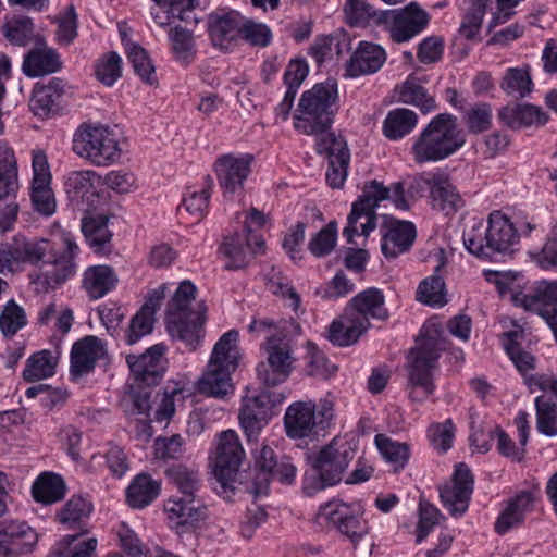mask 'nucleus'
I'll list each match as a JSON object with an SVG mask.
<instances>
[{
    "label": "nucleus",
    "mask_w": 557,
    "mask_h": 557,
    "mask_svg": "<svg viewBox=\"0 0 557 557\" xmlns=\"http://www.w3.org/2000/svg\"><path fill=\"white\" fill-rule=\"evenodd\" d=\"M96 173L92 171L71 172L65 181V189L73 200L84 199L95 194Z\"/></svg>",
    "instance_id": "nucleus-52"
},
{
    "label": "nucleus",
    "mask_w": 557,
    "mask_h": 557,
    "mask_svg": "<svg viewBox=\"0 0 557 557\" xmlns=\"http://www.w3.org/2000/svg\"><path fill=\"white\" fill-rule=\"evenodd\" d=\"M238 332L224 333L214 345L207 370L198 382L199 392L213 397H224L233 389L231 374L238 366Z\"/></svg>",
    "instance_id": "nucleus-7"
},
{
    "label": "nucleus",
    "mask_w": 557,
    "mask_h": 557,
    "mask_svg": "<svg viewBox=\"0 0 557 557\" xmlns=\"http://www.w3.org/2000/svg\"><path fill=\"white\" fill-rule=\"evenodd\" d=\"M300 332V326L294 320L284 321L280 334L267 337L263 348L267 360L259 363L257 373L260 381L267 386H276L287 380L295 358L290 345L289 335Z\"/></svg>",
    "instance_id": "nucleus-8"
},
{
    "label": "nucleus",
    "mask_w": 557,
    "mask_h": 557,
    "mask_svg": "<svg viewBox=\"0 0 557 557\" xmlns=\"http://www.w3.org/2000/svg\"><path fill=\"white\" fill-rule=\"evenodd\" d=\"M281 401L280 395L268 391L243 397L238 418L248 441L258 438L262 428L273 414V407Z\"/></svg>",
    "instance_id": "nucleus-18"
},
{
    "label": "nucleus",
    "mask_w": 557,
    "mask_h": 557,
    "mask_svg": "<svg viewBox=\"0 0 557 557\" xmlns=\"http://www.w3.org/2000/svg\"><path fill=\"white\" fill-rule=\"evenodd\" d=\"M337 88L333 82L315 84L305 91L295 113V128L306 135H315L318 139L329 132L337 111Z\"/></svg>",
    "instance_id": "nucleus-6"
},
{
    "label": "nucleus",
    "mask_w": 557,
    "mask_h": 557,
    "mask_svg": "<svg viewBox=\"0 0 557 557\" xmlns=\"http://www.w3.org/2000/svg\"><path fill=\"white\" fill-rule=\"evenodd\" d=\"M161 486L150 475L140 473L136 475L126 490V502L134 509L149 506L160 494Z\"/></svg>",
    "instance_id": "nucleus-40"
},
{
    "label": "nucleus",
    "mask_w": 557,
    "mask_h": 557,
    "mask_svg": "<svg viewBox=\"0 0 557 557\" xmlns=\"http://www.w3.org/2000/svg\"><path fill=\"white\" fill-rule=\"evenodd\" d=\"M106 343L94 335H87L76 341L71 349V373L82 376L91 372L96 363L107 356Z\"/></svg>",
    "instance_id": "nucleus-28"
},
{
    "label": "nucleus",
    "mask_w": 557,
    "mask_h": 557,
    "mask_svg": "<svg viewBox=\"0 0 557 557\" xmlns=\"http://www.w3.org/2000/svg\"><path fill=\"white\" fill-rule=\"evenodd\" d=\"M172 484L177 488L176 496H199L201 480L198 470L183 465H174L165 471Z\"/></svg>",
    "instance_id": "nucleus-44"
},
{
    "label": "nucleus",
    "mask_w": 557,
    "mask_h": 557,
    "mask_svg": "<svg viewBox=\"0 0 557 557\" xmlns=\"http://www.w3.org/2000/svg\"><path fill=\"white\" fill-rule=\"evenodd\" d=\"M263 247L264 240L251 235L249 225H245L242 233H234L223 239L220 252L227 260V270H238L245 268L255 255L263 252Z\"/></svg>",
    "instance_id": "nucleus-22"
},
{
    "label": "nucleus",
    "mask_w": 557,
    "mask_h": 557,
    "mask_svg": "<svg viewBox=\"0 0 557 557\" xmlns=\"http://www.w3.org/2000/svg\"><path fill=\"white\" fill-rule=\"evenodd\" d=\"M506 337V341L504 342V348L516 366V368L521 372L524 373L531 369L534 368V357L528 352L521 349L520 345L517 343L516 338L519 336V332L511 331L506 332L504 334Z\"/></svg>",
    "instance_id": "nucleus-59"
},
{
    "label": "nucleus",
    "mask_w": 557,
    "mask_h": 557,
    "mask_svg": "<svg viewBox=\"0 0 557 557\" xmlns=\"http://www.w3.org/2000/svg\"><path fill=\"white\" fill-rule=\"evenodd\" d=\"M344 13L347 23L351 26H364L370 20L377 22L380 14L366 0H348L344 7Z\"/></svg>",
    "instance_id": "nucleus-62"
},
{
    "label": "nucleus",
    "mask_w": 557,
    "mask_h": 557,
    "mask_svg": "<svg viewBox=\"0 0 557 557\" xmlns=\"http://www.w3.org/2000/svg\"><path fill=\"white\" fill-rule=\"evenodd\" d=\"M184 399L183 389L180 387H166L163 393L156 395L154 420L157 422H169L175 413L176 401Z\"/></svg>",
    "instance_id": "nucleus-55"
},
{
    "label": "nucleus",
    "mask_w": 557,
    "mask_h": 557,
    "mask_svg": "<svg viewBox=\"0 0 557 557\" xmlns=\"http://www.w3.org/2000/svg\"><path fill=\"white\" fill-rule=\"evenodd\" d=\"M348 312L354 314L360 322H366L370 327V319L386 320L388 311L385 308L383 292L375 287L367 288L358 293L347 305Z\"/></svg>",
    "instance_id": "nucleus-31"
},
{
    "label": "nucleus",
    "mask_w": 557,
    "mask_h": 557,
    "mask_svg": "<svg viewBox=\"0 0 557 557\" xmlns=\"http://www.w3.org/2000/svg\"><path fill=\"white\" fill-rule=\"evenodd\" d=\"M126 53L129 62L132 63L135 73L147 84H157V76L154 74V66L148 57L146 50L132 42L125 44Z\"/></svg>",
    "instance_id": "nucleus-50"
},
{
    "label": "nucleus",
    "mask_w": 557,
    "mask_h": 557,
    "mask_svg": "<svg viewBox=\"0 0 557 557\" xmlns=\"http://www.w3.org/2000/svg\"><path fill=\"white\" fill-rule=\"evenodd\" d=\"M362 516L363 509L359 503L333 499L320 506L317 522L331 524L341 534L356 543L368 533V524Z\"/></svg>",
    "instance_id": "nucleus-12"
},
{
    "label": "nucleus",
    "mask_w": 557,
    "mask_h": 557,
    "mask_svg": "<svg viewBox=\"0 0 557 557\" xmlns=\"http://www.w3.org/2000/svg\"><path fill=\"white\" fill-rule=\"evenodd\" d=\"M473 474L465 463H458L449 483L440 487L443 506L454 518L463 516L469 507L473 493Z\"/></svg>",
    "instance_id": "nucleus-20"
},
{
    "label": "nucleus",
    "mask_w": 557,
    "mask_h": 557,
    "mask_svg": "<svg viewBox=\"0 0 557 557\" xmlns=\"http://www.w3.org/2000/svg\"><path fill=\"white\" fill-rule=\"evenodd\" d=\"M92 511V504L82 496L71 497L60 510L59 522L74 524L88 518Z\"/></svg>",
    "instance_id": "nucleus-57"
},
{
    "label": "nucleus",
    "mask_w": 557,
    "mask_h": 557,
    "mask_svg": "<svg viewBox=\"0 0 557 557\" xmlns=\"http://www.w3.org/2000/svg\"><path fill=\"white\" fill-rule=\"evenodd\" d=\"M399 100L407 104H413L423 112L435 109V100L416 78L408 77L399 90Z\"/></svg>",
    "instance_id": "nucleus-47"
},
{
    "label": "nucleus",
    "mask_w": 557,
    "mask_h": 557,
    "mask_svg": "<svg viewBox=\"0 0 557 557\" xmlns=\"http://www.w3.org/2000/svg\"><path fill=\"white\" fill-rule=\"evenodd\" d=\"M465 141L457 117L441 113L420 133L411 151L417 163L437 162L454 154Z\"/></svg>",
    "instance_id": "nucleus-5"
},
{
    "label": "nucleus",
    "mask_w": 557,
    "mask_h": 557,
    "mask_svg": "<svg viewBox=\"0 0 557 557\" xmlns=\"http://www.w3.org/2000/svg\"><path fill=\"white\" fill-rule=\"evenodd\" d=\"M536 422L540 433L546 436L557 435V406L556 404L545 397L539 396L535 398Z\"/></svg>",
    "instance_id": "nucleus-51"
},
{
    "label": "nucleus",
    "mask_w": 557,
    "mask_h": 557,
    "mask_svg": "<svg viewBox=\"0 0 557 557\" xmlns=\"http://www.w3.org/2000/svg\"><path fill=\"white\" fill-rule=\"evenodd\" d=\"M32 493L36 502L53 504L64 497L65 484L60 475L44 473L34 482Z\"/></svg>",
    "instance_id": "nucleus-45"
},
{
    "label": "nucleus",
    "mask_w": 557,
    "mask_h": 557,
    "mask_svg": "<svg viewBox=\"0 0 557 557\" xmlns=\"http://www.w3.org/2000/svg\"><path fill=\"white\" fill-rule=\"evenodd\" d=\"M119 277L110 265L98 264L88 267L83 274V288L92 300L104 297L115 288Z\"/></svg>",
    "instance_id": "nucleus-34"
},
{
    "label": "nucleus",
    "mask_w": 557,
    "mask_h": 557,
    "mask_svg": "<svg viewBox=\"0 0 557 557\" xmlns=\"http://www.w3.org/2000/svg\"><path fill=\"white\" fill-rule=\"evenodd\" d=\"M59 54L49 48H36L24 58L23 72L29 77H38L58 72L61 69Z\"/></svg>",
    "instance_id": "nucleus-39"
},
{
    "label": "nucleus",
    "mask_w": 557,
    "mask_h": 557,
    "mask_svg": "<svg viewBox=\"0 0 557 557\" xmlns=\"http://www.w3.org/2000/svg\"><path fill=\"white\" fill-rule=\"evenodd\" d=\"M356 453L354 443L344 437H334L318 451L308 455V462L319 478L317 488L322 490L341 482Z\"/></svg>",
    "instance_id": "nucleus-10"
},
{
    "label": "nucleus",
    "mask_w": 557,
    "mask_h": 557,
    "mask_svg": "<svg viewBox=\"0 0 557 557\" xmlns=\"http://www.w3.org/2000/svg\"><path fill=\"white\" fill-rule=\"evenodd\" d=\"M257 474L249 492L255 497L267 495L272 479L284 484H292L296 476V467L288 457L277 458L275 451L269 446H262L255 455Z\"/></svg>",
    "instance_id": "nucleus-14"
},
{
    "label": "nucleus",
    "mask_w": 557,
    "mask_h": 557,
    "mask_svg": "<svg viewBox=\"0 0 557 557\" xmlns=\"http://www.w3.org/2000/svg\"><path fill=\"white\" fill-rule=\"evenodd\" d=\"M383 200H391L394 207L398 210H409L410 205L405 197V187L401 182L394 183L389 188L384 186L383 183L375 180L367 183L363 187L362 195L357 201L352 203L351 211L347 219V225L343 231V235L347 238L349 244L354 243V237L357 235V223H360L361 234L369 236L376 227V213L375 208Z\"/></svg>",
    "instance_id": "nucleus-3"
},
{
    "label": "nucleus",
    "mask_w": 557,
    "mask_h": 557,
    "mask_svg": "<svg viewBox=\"0 0 557 557\" xmlns=\"http://www.w3.org/2000/svg\"><path fill=\"white\" fill-rule=\"evenodd\" d=\"M58 359L49 350H41L32 355L23 371V377L27 382H36L50 377L55 372Z\"/></svg>",
    "instance_id": "nucleus-46"
},
{
    "label": "nucleus",
    "mask_w": 557,
    "mask_h": 557,
    "mask_svg": "<svg viewBox=\"0 0 557 557\" xmlns=\"http://www.w3.org/2000/svg\"><path fill=\"white\" fill-rule=\"evenodd\" d=\"M81 228L87 244L96 253L110 251L112 233L107 216H85L82 219Z\"/></svg>",
    "instance_id": "nucleus-38"
},
{
    "label": "nucleus",
    "mask_w": 557,
    "mask_h": 557,
    "mask_svg": "<svg viewBox=\"0 0 557 557\" xmlns=\"http://www.w3.org/2000/svg\"><path fill=\"white\" fill-rule=\"evenodd\" d=\"M445 349V339L442 330L435 323L424 324L416 346L407 356L406 391L414 403L425 401L435 391L433 373L442 351Z\"/></svg>",
    "instance_id": "nucleus-1"
},
{
    "label": "nucleus",
    "mask_w": 557,
    "mask_h": 557,
    "mask_svg": "<svg viewBox=\"0 0 557 557\" xmlns=\"http://www.w3.org/2000/svg\"><path fill=\"white\" fill-rule=\"evenodd\" d=\"M243 16L236 11L214 13L209 17V33L213 45L230 50L242 34Z\"/></svg>",
    "instance_id": "nucleus-30"
},
{
    "label": "nucleus",
    "mask_w": 557,
    "mask_h": 557,
    "mask_svg": "<svg viewBox=\"0 0 557 557\" xmlns=\"http://www.w3.org/2000/svg\"><path fill=\"white\" fill-rule=\"evenodd\" d=\"M462 239L470 253L494 260L498 256L513 251V247L519 242V233L509 218L499 211H494L488 216L487 227L482 222H478L470 231L463 233Z\"/></svg>",
    "instance_id": "nucleus-4"
},
{
    "label": "nucleus",
    "mask_w": 557,
    "mask_h": 557,
    "mask_svg": "<svg viewBox=\"0 0 557 557\" xmlns=\"http://www.w3.org/2000/svg\"><path fill=\"white\" fill-rule=\"evenodd\" d=\"M196 286L188 280L180 283L165 310V324L171 337L196 350L205 337L207 306L196 301Z\"/></svg>",
    "instance_id": "nucleus-2"
},
{
    "label": "nucleus",
    "mask_w": 557,
    "mask_h": 557,
    "mask_svg": "<svg viewBox=\"0 0 557 557\" xmlns=\"http://www.w3.org/2000/svg\"><path fill=\"white\" fill-rule=\"evenodd\" d=\"M170 39L177 60L188 62L194 58V39L189 30L176 26L170 32Z\"/></svg>",
    "instance_id": "nucleus-64"
},
{
    "label": "nucleus",
    "mask_w": 557,
    "mask_h": 557,
    "mask_svg": "<svg viewBox=\"0 0 557 557\" xmlns=\"http://www.w3.org/2000/svg\"><path fill=\"white\" fill-rule=\"evenodd\" d=\"M17 188V165L14 152L7 146H0V232L2 233L10 230L16 219Z\"/></svg>",
    "instance_id": "nucleus-17"
},
{
    "label": "nucleus",
    "mask_w": 557,
    "mask_h": 557,
    "mask_svg": "<svg viewBox=\"0 0 557 557\" xmlns=\"http://www.w3.org/2000/svg\"><path fill=\"white\" fill-rule=\"evenodd\" d=\"M151 386L134 382L124 394L120 406L125 416L132 420H145L150 417Z\"/></svg>",
    "instance_id": "nucleus-37"
},
{
    "label": "nucleus",
    "mask_w": 557,
    "mask_h": 557,
    "mask_svg": "<svg viewBox=\"0 0 557 557\" xmlns=\"http://www.w3.org/2000/svg\"><path fill=\"white\" fill-rule=\"evenodd\" d=\"M368 330L366 322L348 312L345 308L339 319L332 322L329 327L327 338L334 345L345 347L358 342L360 336Z\"/></svg>",
    "instance_id": "nucleus-36"
},
{
    "label": "nucleus",
    "mask_w": 557,
    "mask_h": 557,
    "mask_svg": "<svg viewBox=\"0 0 557 557\" xmlns=\"http://www.w3.org/2000/svg\"><path fill=\"white\" fill-rule=\"evenodd\" d=\"M498 117L512 129L542 126L547 122L545 112L540 107L529 103L508 104L499 110Z\"/></svg>",
    "instance_id": "nucleus-35"
},
{
    "label": "nucleus",
    "mask_w": 557,
    "mask_h": 557,
    "mask_svg": "<svg viewBox=\"0 0 557 557\" xmlns=\"http://www.w3.org/2000/svg\"><path fill=\"white\" fill-rule=\"evenodd\" d=\"M47 250L48 240L46 239L15 236L12 242L2 244L0 247V274L13 273L15 265L20 263H44Z\"/></svg>",
    "instance_id": "nucleus-19"
},
{
    "label": "nucleus",
    "mask_w": 557,
    "mask_h": 557,
    "mask_svg": "<svg viewBox=\"0 0 557 557\" xmlns=\"http://www.w3.org/2000/svg\"><path fill=\"white\" fill-rule=\"evenodd\" d=\"M34 24L29 17L20 16L8 22L4 36L15 46H26L33 38Z\"/></svg>",
    "instance_id": "nucleus-61"
},
{
    "label": "nucleus",
    "mask_w": 557,
    "mask_h": 557,
    "mask_svg": "<svg viewBox=\"0 0 557 557\" xmlns=\"http://www.w3.org/2000/svg\"><path fill=\"white\" fill-rule=\"evenodd\" d=\"M267 287L272 294L288 299L289 306L294 309L298 308L300 297L290 285L288 277H286L280 270L272 268L267 274Z\"/></svg>",
    "instance_id": "nucleus-54"
},
{
    "label": "nucleus",
    "mask_w": 557,
    "mask_h": 557,
    "mask_svg": "<svg viewBox=\"0 0 557 557\" xmlns=\"http://www.w3.org/2000/svg\"><path fill=\"white\" fill-rule=\"evenodd\" d=\"M534 495L532 492L523 491L510 499L500 512L495 522V532L504 535L510 529L517 528L523 523L527 513L534 507Z\"/></svg>",
    "instance_id": "nucleus-33"
},
{
    "label": "nucleus",
    "mask_w": 557,
    "mask_h": 557,
    "mask_svg": "<svg viewBox=\"0 0 557 557\" xmlns=\"http://www.w3.org/2000/svg\"><path fill=\"white\" fill-rule=\"evenodd\" d=\"M164 345L157 344L139 356L128 355L126 361L134 375V382L148 386L157 385L164 372Z\"/></svg>",
    "instance_id": "nucleus-27"
},
{
    "label": "nucleus",
    "mask_w": 557,
    "mask_h": 557,
    "mask_svg": "<svg viewBox=\"0 0 557 557\" xmlns=\"http://www.w3.org/2000/svg\"><path fill=\"white\" fill-rule=\"evenodd\" d=\"M245 457L237 433L233 430L219 434L213 456V470L223 490H234L233 482Z\"/></svg>",
    "instance_id": "nucleus-16"
},
{
    "label": "nucleus",
    "mask_w": 557,
    "mask_h": 557,
    "mask_svg": "<svg viewBox=\"0 0 557 557\" xmlns=\"http://www.w3.org/2000/svg\"><path fill=\"white\" fill-rule=\"evenodd\" d=\"M430 18V14L417 2H410L400 9L380 11L377 23L386 27L393 41L401 44L422 33Z\"/></svg>",
    "instance_id": "nucleus-13"
},
{
    "label": "nucleus",
    "mask_w": 557,
    "mask_h": 557,
    "mask_svg": "<svg viewBox=\"0 0 557 557\" xmlns=\"http://www.w3.org/2000/svg\"><path fill=\"white\" fill-rule=\"evenodd\" d=\"M307 369L312 376L326 379L337 371L335 364H331L326 357L312 342H307Z\"/></svg>",
    "instance_id": "nucleus-60"
},
{
    "label": "nucleus",
    "mask_w": 557,
    "mask_h": 557,
    "mask_svg": "<svg viewBox=\"0 0 557 557\" xmlns=\"http://www.w3.org/2000/svg\"><path fill=\"white\" fill-rule=\"evenodd\" d=\"M164 511L177 527L193 530L205 525L210 517L209 508L200 495L170 496L164 502Z\"/></svg>",
    "instance_id": "nucleus-23"
},
{
    "label": "nucleus",
    "mask_w": 557,
    "mask_h": 557,
    "mask_svg": "<svg viewBox=\"0 0 557 557\" xmlns=\"http://www.w3.org/2000/svg\"><path fill=\"white\" fill-rule=\"evenodd\" d=\"M334 418V404L330 399L295 401L288 406L284 416L286 434L292 438H304L319 434L331 424Z\"/></svg>",
    "instance_id": "nucleus-11"
},
{
    "label": "nucleus",
    "mask_w": 557,
    "mask_h": 557,
    "mask_svg": "<svg viewBox=\"0 0 557 557\" xmlns=\"http://www.w3.org/2000/svg\"><path fill=\"white\" fill-rule=\"evenodd\" d=\"M375 444L385 460L393 463L395 469L403 468L408 459V446L404 443L393 442L384 434L375 436Z\"/></svg>",
    "instance_id": "nucleus-56"
},
{
    "label": "nucleus",
    "mask_w": 557,
    "mask_h": 557,
    "mask_svg": "<svg viewBox=\"0 0 557 557\" xmlns=\"http://www.w3.org/2000/svg\"><path fill=\"white\" fill-rule=\"evenodd\" d=\"M27 324L25 310L14 300H10L4 306L0 314V330L5 337H13L21 329Z\"/></svg>",
    "instance_id": "nucleus-53"
},
{
    "label": "nucleus",
    "mask_w": 557,
    "mask_h": 557,
    "mask_svg": "<svg viewBox=\"0 0 557 557\" xmlns=\"http://www.w3.org/2000/svg\"><path fill=\"white\" fill-rule=\"evenodd\" d=\"M417 300L429 306H444L447 302L445 282L438 274L424 278L418 287Z\"/></svg>",
    "instance_id": "nucleus-49"
},
{
    "label": "nucleus",
    "mask_w": 557,
    "mask_h": 557,
    "mask_svg": "<svg viewBox=\"0 0 557 557\" xmlns=\"http://www.w3.org/2000/svg\"><path fill=\"white\" fill-rule=\"evenodd\" d=\"M96 77L106 86H112L122 74V59L114 52L104 54L96 65Z\"/></svg>",
    "instance_id": "nucleus-58"
},
{
    "label": "nucleus",
    "mask_w": 557,
    "mask_h": 557,
    "mask_svg": "<svg viewBox=\"0 0 557 557\" xmlns=\"http://www.w3.org/2000/svg\"><path fill=\"white\" fill-rule=\"evenodd\" d=\"M251 162L252 157L248 153H225L214 161L213 171L225 197H234L243 191Z\"/></svg>",
    "instance_id": "nucleus-21"
},
{
    "label": "nucleus",
    "mask_w": 557,
    "mask_h": 557,
    "mask_svg": "<svg viewBox=\"0 0 557 557\" xmlns=\"http://www.w3.org/2000/svg\"><path fill=\"white\" fill-rule=\"evenodd\" d=\"M7 533L8 556H16L30 552L36 535L34 531L24 524L15 527L11 525L2 530Z\"/></svg>",
    "instance_id": "nucleus-48"
},
{
    "label": "nucleus",
    "mask_w": 557,
    "mask_h": 557,
    "mask_svg": "<svg viewBox=\"0 0 557 557\" xmlns=\"http://www.w3.org/2000/svg\"><path fill=\"white\" fill-rule=\"evenodd\" d=\"M33 172L32 201L38 212L50 215L54 212L55 202L50 187L51 173L47 156L42 151L33 154Z\"/></svg>",
    "instance_id": "nucleus-26"
},
{
    "label": "nucleus",
    "mask_w": 557,
    "mask_h": 557,
    "mask_svg": "<svg viewBox=\"0 0 557 557\" xmlns=\"http://www.w3.org/2000/svg\"><path fill=\"white\" fill-rule=\"evenodd\" d=\"M418 123L417 114L409 109L398 108L387 113L383 133L391 140H398L410 134Z\"/></svg>",
    "instance_id": "nucleus-43"
},
{
    "label": "nucleus",
    "mask_w": 557,
    "mask_h": 557,
    "mask_svg": "<svg viewBox=\"0 0 557 557\" xmlns=\"http://www.w3.org/2000/svg\"><path fill=\"white\" fill-rule=\"evenodd\" d=\"M65 83L52 78L47 85L34 89L29 107L35 115L47 117L55 108L57 101L64 94Z\"/></svg>",
    "instance_id": "nucleus-41"
},
{
    "label": "nucleus",
    "mask_w": 557,
    "mask_h": 557,
    "mask_svg": "<svg viewBox=\"0 0 557 557\" xmlns=\"http://www.w3.org/2000/svg\"><path fill=\"white\" fill-rule=\"evenodd\" d=\"M469 132L479 134L490 128L492 124V108L488 103L481 102L469 109L463 116Z\"/></svg>",
    "instance_id": "nucleus-63"
},
{
    "label": "nucleus",
    "mask_w": 557,
    "mask_h": 557,
    "mask_svg": "<svg viewBox=\"0 0 557 557\" xmlns=\"http://www.w3.org/2000/svg\"><path fill=\"white\" fill-rule=\"evenodd\" d=\"M500 89L509 97L523 99L528 97L534 87L530 65L509 67L506 70L500 84Z\"/></svg>",
    "instance_id": "nucleus-42"
},
{
    "label": "nucleus",
    "mask_w": 557,
    "mask_h": 557,
    "mask_svg": "<svg viewBox=\"0 0 557 557\" xmlns=\"http://www.w3.org/2000/svg\"><path fill=\"white\" fill-rule=\"evenodd\" d=\"M386 61L385 50L373 42L360 41L345 66V76L356 78L376 73Z\"/></svg>",
    "instance_id": "nucleus-29"
},
{
    "label": "nucleus",
    "mask_w": 557,
    "mask_h": 557,
    "mask_svg": "<svg viewBox=\"0 0 557 557\" xmlns=\"http://www.w3.org/2000/svg\"><path fill=\"white\" fill-rule=\"evenodd\" d=\"M317 151L320 154H326L329 158L327 184L332 188H341L346 181L350 159L346 141L336 137L335 134H329L318 139Z\"/></svg>",
    "instance_id": "nucleus-24"
},
{
    "label": "nucleus",
    "mask_w": 557,
    "mask_h": 557,
    "mask_svg": "<svg viewBox=\"0 0 557 557\" xmlns=\"http://www.w3.org/2000/svg\"><path fill=\"white\" fill-rule=\"evenodd\" d=\"M52 236L58 238L63 246V251L54 253L50 261L44 262L40 275L47 287H57L72 277L76 272L75 259L79 253V247L75 236L66 228L54 224Z\"/></svg>",
    "instance_id": "nucleus-15"
},
{
    "label": "nucleus",
    "mask_w": 557,
    "mask_h": 557,
    "mask_svg": "<svg viewBox=\"0 0 557 557\" xmlns=\"http://www.w3.org/2000/svg\"><path fill=\"white\" fill-rule=\"evenodd\" d=\"M73 151L97 166L110 165L121 158L115 133L107 125L83 123L73 137Z\"/></svg>",
    "instance_id": "nucleus-9"
},
{
    "label": "nucleus",
    "mask_w": 557,
    "mask_h": 557,
    "mask_svg": "<svg viewBox=\"0 0 557 557\" xmlns=\"http://www.w3.org/2000/svg\"><path fill=\"white\" fill-rule=\"evenodd\" d=\"M416 227L411 222L383 215L381 250L386 258H396L406 252L416 239Z\"/></svg>",
    "instance_id": "nucleus-25"
},
{
    "label": "nucleus",
    "mask_w": 557,
    "mask_h": 557,
    "mask_svg": "<svg viewBox=\"0 0 557 557\" xmlns=\"http://www.w3.org/2000/svg\"><path fill=\"white\" fill-rule=\"evenodd\" d=\"M424 182L430 187L434 208L445 212L446 215L462 208L463 200L460 194L444 173H435L425 177Z\"/></svg>",
    "instance_id": "nucleus-32"
}]
</instances>
